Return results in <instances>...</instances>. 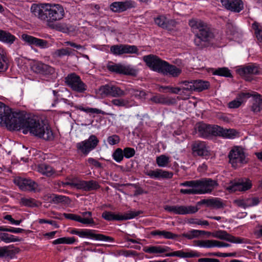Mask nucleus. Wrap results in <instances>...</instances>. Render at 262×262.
Masks as SVG:
<instances>
[{"instance_id": "nucleus-1", "label": "nucleus", "mask_w": 262, "mask_h": 262, "mask_svg": "<svg viewBox=\"0 0 262 262\" xmlns=\"http://www.w3.org/2000/svg\"><path fill=\"white\" fill-rule=\"evenodd\" d=\"M16 116L15 118L17 121L15 126H13V130L23 128L25 134L29 132L31 135L46 141L54 140V135L50 125L39 119L37 117H29L21 112Z\"/></svg>"}, {"instance_id": "nucleus-2", "label": "nucleus", "mask_w": 262, "mask_h": 262, "mask_svg": "<svg viewBox=\"0 0 262 262\" xmlns=\"http://www.w3.org/2000/svg\"><path fill=\"white\" fill-rule=\"evenodd\" d=\"M31 12L35 17L46 22L47 26L61 20L64 16L63 8L59 4H33Z\"/></svg>"}, {"instance_id": "nucleus-3", "label": "nucleus", "mask_w": 262, "mask_h": 262, "mask_svg": "<svg viewBox=\"0 0 262 262\" xmlns=\"http://www.w3.org/2000/svg\"><path fill=\"white\" fill-rule=\"evenodd\" d=\"M189 25L195 34L194 43L199 49H203L212 45L215 35L209 25L200 19L190 20Z\"/></svg>"}, {"instance_id": "nucleus-4", "label": "nucleus", "mask_w": 262, "mask_h": 262, "mask_svg": "<svg viewBox=\"0 0 262 262\" xmlns=\"http://www.w3.org/2000/svg\"><path fill=\"white\" fill-rule=\"evenodd\" d=\"M180 185L186 187L180 190L181 193L194 195L210 193L219 184L217 181L205 178L186 181L180 183Z\"/></svg>"}, {"instance_id": "nucleus-5", "label": "nucleus", "mask_w": 262, "mask_h": 262, "mask_svg": "<svg viewBox=\"0 0 262 262\" xmlns=\"http://www.w3.org/2000/svg\"><path fill=\"white\" fill-rule=\"evenodd\" d=\"M99 91L101 95L103 97L111 96L113 97H119L129 94L137 98L142 99L146 95L145 92L141 90L127 88L123 91L120 88L112 84L102 85L100 86Z\"/></svg>"}, {"instance_id": "nucleus-6", "label": "nucleus", "mask_w": 262, "mask_h": 262, "mask_svg": "<svg viewBox=\"0 0 262 262\" xmlns=\"http://www.w3.org/2000/svg\"><path fill=\"white\" fill-rule=\"evenodd\" d=\"M19 113L12 112L8 106L0 102V124L6 126L10 130H13V126H15L17 121L15 118Z\"/></svg>"}, {"instance_id": "nucleus-7", "label": "nucleus", "mask_w": 262, "mask_h": 262, "mask_svg": "<svg viewBox=\"0 0 262 262\" xmlns=\"http://www.w3.org/2000/svg\"><path fill=\"white\" fill-rule=\"evenodd\" d=\"M99 140L94 135H91L88 139L78 142L76 147L78 152L84 156H87L91 151L96 148L98 145Z\"/></svg>"}, {"instance_id": "nucleus-8", "label": "nucleus", "mask_w": 262, "mask_h": 262, "mask_svg": "<svg viewBox=\"0 0 262 262\" xmlns=\"http://www.w3.org/2000/svg\"><path fill=\"white\" fill-rule=\"evenodd\" d=\"M65 82L72 90L80 93L87 90V85L81 80L79 76L75 73H70L65 78Z\"/></svg>"}, {"instance_id": "nucleus-9", "label": "nucleus", "mask_w": 262, "mask_h": 262, "mask_svg": "<svg viewBox=\"0 0 262 262\" xmlns=\"http://www.w3.org/2000/svg\"><path fill=\"white\" fill-rule=\"evenodd\" d=\"M62 185L63 187H66L67 185H69L72 188L82 189L84 191L96 190L100 187L98 183L94 180H72L69 182H63Z\"/></svg>"}, {"instance_id": "nucleus-10", "label": "nucleus", "mask_w": 262, "mask_h": 262, "mask_svg": "<svg viewBox=\"0 0 262 262\" xmlns=\"http://www.w3.org/2000/svg\"><path fill=\"white\" fill-rule=\"evenodd\" d=\"M229 163L235 168L241 166L247 162L246 156L242 148L234 147L228 154Z\"/></svg>"}, {"instance_id": "nucleus-11", "label": "nucleus", "mask_w": 262, "mask_h": 262, "mask_svg": "<svg viewBox=\"0 0 262 262\" xmlns=\"http://www.w3.org/2000/svg\"><path fill=\"white\" fill-rule=\"evenodd\" d=\"M141 212L140 211H134L130 210L122 215L119 214H115L113 212L105 211L102 213V217L108 221H121L132 219L138 216Z\"/></svg>"}, {"instance_id": "nucleus-12", "label": "nucleus", "mask_w": 262, "mask_h": 262, "mask_svg": "<svg viewBox=\"0 0 262 262\" xmlns=\"http://www.w3.org/2000/svg\"><path fill=\"white\" fill-rule=\"evenodd\" d=\"M217 127V125H212L201 122L196 124L195 129L200 137L207 139L212 136H216Z\"/></svg>"}, {"instance_id": "nucleus-13", "label": "nucleus", "mask_w": 262, "mask_h": 262, "mask_svg": "<svg viewBox=\"0 0 262 262\" xmlns=\"http://www.w3.org/2000/svg\"><path fill=\"white\" fill-rule=\"evenodd\" d=\"M14 182L20 189L23 191L37 192L40 190L38 185L30 179L17 177L14 179Z\"/></svg>"}, {"instance_id": "nucleus-14", "label": "nucleus", "mask_w": 262, "mask_h": 262, "mask_svg": "<svg viewBox=\"0 0 262 262\" xmlns=\"http://www.w3.org/2000/svg\"><path fill=\"white\" fill-rule=\"evenodd\" d=\"M143 60L150 70L160 74L166 61L154 54L144 56Z\"/></svg>"}, {"instance_id": "nucleus-15", "label": "nucleus", "mask_w": 262, "mask_h": 262, "mask_svg": "<svg viewBox=\"0 0 262 262\" xmlns=\"http://www.w3.org/2000/svg\"><path fill=\"white\" fill-rule=\"evenodd\" d=\"M106 68L110 72L116 74L131 76H135L137 74V71L130 66L123 65L120 63L110 62L107 64Z\"/></svg>"}, {"instance_id": "nucleus-16", "label": "nucleus", "mask_w": 262, "mask_h": 262, "mask_svg": "<svg viewBox=\"0 0 262 262\" xmlns=\"http://www.w3.org/2000/svg\"><path fill=\"white\" fill-rule=\"evenodd\" d=\"M164 208L165 210L168 212H173L176 214H193L196 212L199 209V208L197 207L196 205L195 206L166 205L164 207Z\"/></svg>"}, {"instance_id": "nucleus-17", "label": "nucleus", "mask_w": 262, "mask_h": 262, "mask_svg": "<svg viewBox=\"0 0 262 262\" xmlns=\"http://www.w3.org/2000/svg\"><path fill=\"white\" fill-rule=\"evenodd\" d=\"M96 231L91 229H80L79 237L82 238H90L97 241H103L106 242H113L114 239L111 237L106 236L102 234L95 233Z\"/></svg>"}, {"instance_id": "nucleus-18", "label": "nucleus", "mask_w": 262, "mask_h": 262, "mask_svg": "<svg viewBox=\"0 0 262 262\" xmlns=\"http://www.w3.org/2000/svg\"><path fill=\"white\" fill-rule=\"evenodd\" d=\"M21 38L29 45H34L40 49H46L50 46V44L47 40L38 38L27 34H23L21 35Z\"/></svg>"}, {"instance_id": "nucleus-19", "label": "nucleus", "mask_w": 262, "mask_h": 262, "mask_svg": "<svg viewBox=\"0 0 262 262\" xmlns=\"http://www.w3.org/2000/svg\"><path fill=\"white\" fill-rule=\"evenodd\" d=\"M31 69L34 72L44 76L51 75L55 73L54 68L40 61L33 63Z\"/></svg>"}, {"instance_id": "nucleus-20", "label": "nucleus", "mask_w": 262, "mask_h": 262, "mask_svg": "<svg viewBox=\"0 0 262 262\" xmlns=\"http://www.w3.org/2000/svg\"><path fill=\"white\" fill-rule=\"evenodd\" d=\"M238 74L243 76L246 81H251L253 78L250 75H258L260 73L259 68L255 65H250L237 70Z\"/></svg>"}, {"instance_id": "nucleus-21", "label": "nucleus", "mask_w": 262, "mask_h": 262, "mask_svg": "<svg viewBox=\"0 0 262 262\" xmlns=\"http://www.w3.org/2000/svg\"><path fill=\"white\" fill-rule=\"evenodd\" d=\"M212 236L213 237L217 238L220 239L225 240L231 243L236 244L243 243H244V238L233 236L228 233L225 230H219L214 232H212Z\"/></svg>"}, {"instance_id": "nucleus-22", "label": "nucleus", "mask_w": 262, "mask_h": 262, "mask_svg": "<svg viewBox=\"0 0 262 262\" xmlns=\"http://www.w3.org/2000/svg\"><path fill=\"white\" fill-rule=\"evenodd\" d=\"M195 245L200 247L211 248L213 247H228L230 244L214 239L194 241Z\"/></svg>"}, {"instance_id": "nucleus-23", "label": "nucleus", "mask_w": 262, "mask_h": 262, "mask_svg": "<svg viewBox=\"0 0 262 262\" xmlns=\"http://www.w3.org/2000/svg\"><path fill=\"white\" fill-rule=\"evenodd\" d=\"M135 7V4L130 0L124 2H115L111 4L110 9L115 12L120 13Z\"/></svg>"}, {"instance_id": "nucleus-24", "label": "nucleus", "mask_w": 262, "mask_h": 262, "mask_svg": "<svg viewBox=\"0 0 262 262\" xmlns=\"http://www.w3.org/2000/svg\"><path fill=\"white\" fill-rule=\"evenodd\" d=\"M251 186V181L248 179L244 178L234 182L228 188L231 191H245L249 189Z\"/></svg>"}, {"instance_id": "nucleus-25", "label": "nucleus", "mask_w": 262, "mask_h": 262, "mask_svg": "<svg viewBox=\"0 0 262 262\" xmlns=\"http://www.w3.org/2000/svg\"><path fill=\"white\" fill-rule=\"evenodd\" d=\"M182 73V70L176 66L171 64L167 61L164 62V66L160 73L164 76L172 77H177Z\"/></svg>"}, {"instance_id": "nucleus-26", "label": "nucleus", "mask_w": 262, "mask_h": 262, "mask_svg": "<svg viewBox=\"0 0 262 262\" xmlns=\"http://www.w3.org/2000/svg\"><path fill=\"white\" fill-rule=\"evenodd\" d=\"M224 7L234 12H239L244 9V4L242 0H221Z\"/></svg>"}, {"instance_id": "nucleus-27", "label": "nucleus", "mask_w": 262, "mask_h": 262, "mask_svg": "<svg viewBox=\"0 0 262 262\" xmlns=\"http://www.w3.org/2000/svg\"><path fill=\"white\" fill-rule=\"evenodd\" d=\"M259 202L258 198H240L234 200L233 203L237 206L245 209L257 205Z\"/></svg>"}, {"instance_id": "nucleus-28", "label": "nucleus", "mask_w": 262, "mask_h": 262, "mask_svg": "<svg viewBox=\"0 0 262 262\" xmlns=\"http://www.w3.org/2000/svg\"><path fill=\"white\" fill-rule=\"evenodd\" d=\"M201 205H204L210 209H215L223 208L225 206L224 204L221 200L216 199H203L197 202V207Z\"/></svg>"}, {"instance_id": "nucleus-29", "label": "nucleus", "mask_w": 262, "mask_h": 262, "mask_svg": "<svg viewBox=\"0 0 262 262\" xmlns=\"http://www.w3.org/2000/svg\"><path fill=\"white\" fill-rule=\"evenodd\" d=\"M192 150L199 156L206 157L209 155L206 143L203 141H195L192 145Z\"/></svg>"}, {"instance_id": "nucleus-30", "label": "nucleus", "mask_w": 262, "mask_h": 262, "mask_svg": "<svg viewBox=\"0 0 262 262\" xmlns=\"http://www.w3.org/2000/svg\"><path fill=\"white\" fill-rule=\"evenodd\" d=\"M202 255V254L192 250H190L188 252H185L183 250H179L166 253L165 254L166 256H177L180 258L199 257Z\"/></svg>"}, {"instance_id": "nucleus-31", "label": "nucleus", "mask_w": 262, "mask_h": 262, "mask_svg": "<svg viewBox=\"0 0 262 262\" xmlns=\"http://www.w3.org/2000/svg\"><path fill=\"white\" fill-rule=\"evenodd\" d=\"M12 247H13L12 245L0 247V258H12L19 250L18 248L11 249Z\"/></svg>"}, {"instance_id": "nucleus-32", "label": "nucleus", "mask_w": 262, "mask_h": 262, "mask_svg": "<svg viewBox=\"0 0 262 262\" xmlns=\"http://www.w3.org/2000/svg\"><path fill=\"white\" fill-rule=\"evenodd\" d=\"M170 247L167 246H149L145 247L143 251L148 253L161 254L171 251Z\"/></svg>"}, {"instance_id": "nucleus-33", "label": "nucleus", "mask_w": 262, "mask_h": 262, "mask_svg": "<svg viewBox=\"0 0 262 262\" xmlns=\"http://www.w3.org/2000/svg\"><path fill=\"white\" fill-rule=\"evenodd\" d=\"M252 97L253 99L251 110L254 113H258L262 110V96L256 93Z\"/></svg>"}, {"instance_id": "nucleus-34", "label": "nucleus", "mask_w": 262, "mask_h": 262, "mask_svg": "<svg viewBox=\"0 0 262 262\" xmlns=\"http://www.w3.org/2000/svg\"><path fill=\"white\" fill-rule=\"evenodd\" d=\"M16 37L7 31L0 29V41L8 45H12Z\"/></svg>"}, {"instance_id": "nucleus-35", "label": "nucleus", "mask_w": 262, "mask_h": 262, "mask_svg": "<svg viewBox=\"0 0 262 262\" xmlns=\"http://www.w3.org/2000/svg\"><path fill=\"white\" fill-rule=\"evenodd\" d=\"M216 130L217 131L216 136H222L224 138H233L236 134V131L232 129H224L217 125Z\"/></svg>"}, {"instance_id": "nucleus-36", "label": "nucleus", "mask_w": 262, "mask_h": 262, "mask_svg": "<svg viewBox=\"0 0 262 262\" xmlns=\"http://www.w3.org/2000/svg\"><path fill=\"white\" fill-rule=\"evenodd\" d=\"M151 235L154 236L159 235V236H162L164 238L166 239H176L177 238H178L179 235L178 234H176L174 233H172L170 231H167L166 230H154L151 232Z\"/></svg>"}, {"instance_id": "nucleus-37", "label": "nucleus", "mask_w": 262, "mask_h": 262, "mask_svg": "<svg viewBox=\"0 0 262 262\" xmlns=\"http://www.w3.org/2000/svg\"><path fill=\"white\" fill-rule=\"evenodd\" d=\"M194 90L196 92H202L207 90L210 87V83L207 81H203L201 79L194 80Z\"/></svg>"}, {"instance_id": "nucleus-38", "label": "nucleus", "mask_w": 262, "mask_h": 262, "mask_svg": "<svg viewBox=\"0 0 262 262\" xmlns=\"http://www.w3.org/2000/svg\"><path fill=\"white\" fill-rule=\"evenodd\" d=\"M19 202L21 205L29 207H39L41 205L40 202L32 198H21Z\"/></svg>"}, {"instance_id": "nucleus-39", "label": "nucleus", "mask_w": 262, "mask_h": 262, "mask_svg": "<svg viewBox=\"0 0 262 262\" xmlns=\"http://www.w3.org/2000/svg\"><path fill=\"white\" fill-rule=\"evenodd\" d=\"M194 80H185L180 82V84H182L181 89L183 94L191 93L194 90Z\"/></svg>"}, {"instance_id": "nucleus-40", "label": "nucleus", "mask_w": 262, "mask_h": 262, "mask_svg": "<svg viewBox=\"0 0 262 262\" xmlns=\"http://www.w3.org/2000/svg\"><path fill=\"white\" fill-rule=\"evenodd\" d=\"M122 97H116L111 101V103L114 106L128 108L130 107L129 101L127 99H124Z\"/></svg>"}, {"instance_id": "nucleus-41", "label": "nucleus", "mask_w": 262, "mask_h": 262, "mask_svg": "<svg viewBox=\"0 0 262 262\" xmlns=\"http://www.w3.org/2000/svg\"><path fill=\"white\" fill-rule=\"evenodd\" d=\"M75 107L81 111L87 113H95L97 114H101L103 115H110L113 116L114 114L112 113H106L101 110L96 108H90V107H84L81 105L76 106Z\"/></svg>"}, {"instance_id": "nucleus-42", "label": "nucleus", "mask_w": 262, "mask_h": 262, "mask_svg": "<svg viewBox=\"0 0 262 262\" xmlns=\"http://www.w3.org/2000/svg\"><path fill=\"white\" fill-rule=\"evenodd\" d=\"M81 216L79 215V219L82 221V222H80L83 224L85 225H95V222L92 217V213L90 211H85L81 213Z\"/></svg>"}, {"instance_id": "nucleus-43", "label": "nucleus", "mask_w": 262, "mask_h": 262, "mask_svg": "<svg viewBox=\"0 0 262 262\" xmlns=\"http://www.w3.org/2000/svg\"><path fill=\"white\" fill-rule=\"evenodd\" d=\"M212 74L214 75H218L225 77H231L232 76L230 70L226 67L213 69L212 70Z\"/></svg>"}, {"instance_id": "nucleus-44", "label": "nucleus", "mask_w": 262, "mask_h": 262, "mask_svg": "<svg viewBox=\"0 0 262 262\" xmlns=\"http://www.w3.org/2000/svg\"><path fill=\"white\" fill-rule=\"evenodd\" d=\"M38 171L47 177H50L54 173L53 168L51 166L45 163L38 166Z\"/></svg>"}, {"instance_id": "nucleus-45", "label": "nucleus", "mask_w": 262, "mask_h": 262, "mask_svg": "<svg viewBox=\"0 0 262 262\" xmlns=\"http://www.w3.org/2000/svg\"><path fill=\"white\" fill-rule=\"evenodd\" d=\"M169 162V158L165 155H161L156 158V163L159 167H166Z\"/></svg>"}, {"instance_id": "nucleus-46", "label": "nucleus", "mask_w": 262, "mask_h": 262, "mask_svg": "<svg viewBox=\"0 0 262 262\" xmlns=\"http://www.w3.org/2000/svg\"><path fill=\"white\" fill-rule=\"evenodd\" d=\"M76 239L74 237H64L57 238L54 240L52 244L53 245L58 244H72L75 242Z\"/></svg>"}, {"instance_id": "nucleus-47", "label": "nucleus", "mask_w": 262, "mask_h": 262, "mask_svg": "<svg viewBox=\"0 0 262 262\" xmlns=\"http://www.w3.org/2000/svg\"><path fill=\"white\" fill-rule=\"evenodd\" d=\"M236 255L235 253H221V252H208L205 254H202L204 256H217V257H231Z\"/></svg>"}, {"instance_id": "nucleus-48", "label": "nucleus", "mask_w": 262, "mask_h": 262, "mask_svg": "<svg viewBox=\"0 0 262 262\" xmlns=\"http://www.w3.org/2000/svg\"><path fill=\"white\" fill-rule=\"evenodd\" d=\"M50 29H55L62 32H67L69 29L67 26L61 23H53L48 26Z\"/></svg>"}, {"instance_id": "nucleus-49", "label": "nucleus", "mask_w": 262, "mask_h": 262, "mask_svg": "<svg viewBox=\"0 0 262 262\" xmlns=\"http://www.w3.org/2000/svg\"><path fill=\"white\" fill-rule=\"evenodd\" d=\"M113 159L118 163H120L123 159V151L120 148H117L112 154Z\"/></svg>"}, {"instance_id": "nucleus-50", "label": "nucleus", "mask_w": 262, "mask_h": 262, "mask_svg": "<svg viewBox=\"0 0 262 262\" xmlns=\"http://www.w3.org/2000/svg\"><path fill=\"white\" fill-rule=\"evenodd\" d=\"M71 54V49L69 48L57 49L54 52V55L58 57H62L64 56H70Z\"/></svg>"}, {"instance_id": "nucleus-51", "label": "nucleus", "mask_w": 262, "mask_h": 262, "mask_svg": "<svg viewBox=\"0 0 262 262\" xmlns=\"http://www.w3.org/2000/svg\"><path fill=\"white\" fill-rule=\"evenodd\" d=\"M123 44L113 45L110 48V51L115 55H121L124 54Z\"/></svg>"}, {"instance_id": "nucleus-52", "label": "nucleus", "mask_w": 262, "mask_h": 262, "mask_svg": "<svg viewBox=\"0 0 262 262\" xmlns=\"http://www.w3.org/2000/svg\"><path fill=\"white\" fill-rule=\"evenodd\" d=\"M167 18L163 15H159L154 18L155 24L159 27L164 29L166 27V21Z\"/></svg>"}, {"instance_id": "nucleus-53", "label": "nucleus", "mask_w": 262, "mask_h": 262, "mask_svg": "<svg viewBox=\"0 0 262 262\" xmlns=\"http://www.w3.org/2000/svg\"><path fill=\"white\" fill-rule=\"evenodd\" d=\"M124 54H138L139 50L136 46L123 44Z\"/></svg>"}, {"instance_id": "nucleus-54", "label": "nucleus", "mask_w": 262, "mask_h": 262, "mask_svg": "<svg viewBox=\"0 0 262 262\" xmlns=\"http://www.w3.org/2000/svg\"><path fill=\"white\" fill-rule=\"evenodd\" d=\"M179 235V236L178 237L179 238L183 237L188 239H192L193 238L198 237V234H197V230L195 229H192L187 233H184Z\"/></svg>"}, {"instance_id": "nucleus-55", "label": "nucleus", "mask_w": 262, "mask_h": 262, "mask_svg": "<svg viewBox=\"0 0 262 262\" xmlns=\"http://www.w3.org/2000/svg\"><path fill=\"white\" fill-rule=\"evenodd\" d=\"M173 176V173L158 169V179H169L171 178Z\"/></svg>"}, {"instance_id": "nucleus-56", "label": "nucleus", "mask_w": 262, "mask_h": 262, "mask_svg": "<svg viewBox=\"0 0 262 262\" xmlns=\"http://www.w3.org/2000/svg\"><path fill=\"white\" fill-rule=\"evenodd\" d=\"M253 29L255 30V33L257 40L262 41V30L259 28L257 23H254L252 25Z\"/></svg>"}, {"instance_id": "nucleus-57", "label": "nucleus", "mask_w": 262, "mask_h": 262, "mask_svg": "<svg viewBox=\"0 0 262 262\" xmlns=\"http://www.w3.org/2000/svg\"><path fill=\"white\" fill-rule=\"evenodd\" d=\"M124 157L127 159L134 157L136 151L134 148L132 147H125L123 149Z\"/></svg>"}, {"instance_id": "nucleus-58", "label": "nucleus", "mask_w": 262, "mask_h": 262, "mask_svg": "<svg viewBox=\"0 0 262 262\" xmlns=\"http://www.w3.org/2000/svg\"><path fill=\"white\" fill-rule=\"evenodd\" d=\"M8 68V64L4 55L0 53V72H5Z\"/></svg>"}, {"instance_id": "nucleus-59", "label": "nucleus", "mask_w": 262, "mask_h": 262, "mask_svg": "<svg viewBox=\"0 0 262 262\" xmlns=\"http://www.w3.org/2000/svg\"><path fill=\"white\" fill-rule=\"evenodd\" d=\"M242 102V100L238 96L236 99L229 102L228 105L230 108H236L241 105Z\"/></svg>"}, {"instance_id": "nucleus-60", "label": "nucleus", "mask_w": 262, "mask_h": 262, "mask_svg": "<svg viewBox=\"0 0 262 262\" xmlns=\"http://www.w3.org/2000/svg\"><path fill=\"white\" fill-rule=\"evenodd\" d=\"M50 201L55 204L61 203L62 204L67 205L71 203V200H70L69 198H53L52 200Z\"/></svg>"}, {"instance_id": "nucleus-61", "label": "nucleus", "mask_w": 262, "mask_h": 262, "mask_svg": "<svg viewBox=\"0 0 262 262\" xmlns=\"http://www.w3.org/2000/svg\"><path fill=\"white\" fill-rule=\"evenodd\" d=\"M107 142L109 144L111 145H114L118 144L120 141V138L117 135H113L112 136H110L107 138Z\"/></svg>"}, {"instance_id": "nucleus-62", "label": "nucleus", "mask_w": 262, "mask_h": 262, "mask_svg": "<svg viewBox=\"0 0 262 262\" xmlns=\"http://www.w3.org/2000/svg\"><path fill=\"white\" fill-rule=\"evenodd\" d=\"M63 216L66 219L77 221L78 222H82V221L79 219V215L72 213H64Z\"/></svg>"}, {"instance_id": "nucleus-63", "label": "nucleus", "mask_w": 262, "mask_h": 262, "mask_svg": "<svg viewBox=\"0 0 262 262\" xmlns=\"http://www.w3.org/2000/svg\"><path fill=\"white\" fill-rule=\"evenodd\" d=\"M177 24V22L173 19H166V27L164 28V29L170 30L172 29L173 27H175Z\"/></svg>"}, {"instance_id": "nucleus-64", "label": "nucleus", "mask_w": 262, "mask_h": 262, "mask_svg": "<svg viewBox=\"0 0 262 262\" xmlns=\"http://www.w3.org/2000/svg\"><path fill=\"white\" fill-rule=\"evenodd\" d=\"M87 162L90 165H93L96 168L102 167L101 163L93 158H88L87 160Z\"/></svg>"}]
</instances>
